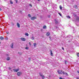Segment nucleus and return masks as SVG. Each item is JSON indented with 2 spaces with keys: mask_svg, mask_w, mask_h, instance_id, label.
I'll list each match as a JSON object with an SVG mask.
<instances>
[{
  "mask_svg": "<svg viewBox=\"0 0 79 79\" xmlns=\"http://www.w3.org/2000/svg\"><path fill=\"white\" fill-rule=\"evenodd\" d=\"M40 0H38V1H40Z\"/></svg>",
  "mask_w": 79,
  "mask_h": 79,
  "instance_id": "09e8293b",
  "label": "nucleus"
},
{
  "mask_svg": "<svg viewBox=\"0 0 79 79\" xmlns=\"http://www.w3.org/2000/svg\"><path fill=\"white\" fill-rule=\"evenodd\" d=\"M31 39H32V40H34V37H32L31 38Z\"/></svg>",
  "mask_w": 79,
  "mask_h": 79,
  "instance_id": "b1692460",
  "label": "nucleus"
},
{
  "mask_svg": "<svg viewBox=\"0 0 79 79\" xmlns=\"http://www.w3.org/2000/svg\"><path fill=\"white\" fill-rule=\"evenodd\" d=\"M62 50H64V48L62 47Z\"/></svg>",
  "mask_w": 79,
  "mask_h": 79,
  "instance_id": "ea45409f",
  "label": "nucleus"
},
{
  "mask_svg": "<svg viewBox=\"0 0 79 79\" xmlns=\"http://www.w3.org/2000/svg\"><path fill=\"white\" fill-rule=\"evenodd\" d=\"M77 56H79V53H77Z\"/></svg>",
  "mask_w": 79,
  "mask_h": 79,
  "instance_id": "c9c22d12",
  "label": "nucleus"
},
{
  "mask_svg": "<svg viewBox=\"0 0 79 79\" xmlns=\"http://www.w3.org/2000/svg\"><path fill=\"white\" fill-rule=\"evenodd\" d=\"M17 74L18 76H21V75L22 74V72H18Z\"/></svg>",
  "mask_w": 79,
  "mask_h": 79,
  "instance_id": "f257e3e1",
  "label": "nucleus"
},
{
  "mask_svg": "<svg viewBox=\"0 0 79 79\" xmlns=\"http://www.w3.org/2000/svg\"><path fill=\"white\" fill-rule=\"evenodd\" d=\"M19 54H20V52H19Z\"/></svg>",
  "mask_w": 79,
  "mask_h": 79,
  "instance_id": "de8ad7c7",
  "label": "nucleus"
},
{
  "mask_svg": "<svg viewBox=\"0 0 79 79\" xmlns=\"http://www.w3.org/2000/svg\"><path fill=\"white\" fill-rule=\"evenodd\" d=\"M29 44L30 45H31V42H29Z\"/></svg>",
  "mask_w": 79,
  "mask_h": 79,
  "instance_id": "c03bdc74",
  "label": "nucleus"
},
{
  "mask_svg": "<svg viewBox=\"0 0 79 79\" xmlns=\"http://www.w3.org/2000/svg\"><path fill=\"white\" fill-rule=\"evenodd\" d=\"M56 24H58V21L56 20V19L54 20Z\"/></svg>",
  "mask_w": 79,
  "mask_h": 79,
  "instance_id": "9d476101",
  "label": "nucleus"
},
{
  "mask_svg": "<svg viewBox=\"0 0 79 79\" xmlns=\"http://www.w3.org/2000/svg\"><path fill=\"white\" fill-rule=\"evenodd\" d=\"M70 38H72V39H70V40H73V37L72 36H70V37H69V39H70Z\"/></svg>",
  "mask_w": 79,
  "mask_h": 79,
  "instance_id": "4be33fe9",
  "label": "nucleus"
},
{
  "mask_svg": "<svg viewBox=\"0 0 79 79\" xmlns=\"http://www.w3.org/2000/svg\"><path fill=\"white\" fill-rule=\"evenodd\" d=\"M15 2L16 3H18V0H15Z\"/></svg>",
  "mask_w": 79,
  "mask_h": 79,
  "instance_id": "5701e85b",
  "label": "nucleus"
},
{
  "mask_svg": "<svg viewBox=\"0 0 79 79\" xmlns=\"http://www.w3.org/2000/svg\"><path fill=\"white\" fill-rule=\"evenodd\" d=\"M50 34V33L49 32H48V33L46 34V35L47 36H48Z\"/></svg>",
  "mask_w": 79,
  "mask_h": 79,
  "instance_id": "f8f14e48",
  "label": "nucleus"
},
{
  "mask_svg": "<svg viewBox=\"0 0 79 79\" xmlns=\"http://www.w3.org/2000/svg\"><path fill=\"white\" fill-rule=\"evenodd\" d=\"M29 6H32V5H31V4H29Z\"/></svg>",
  "mask_w": 79,
  "mask_h": 79,
  "instance_id": "4c0bfd02",
  "label": "nucleus"
},
{
  "mask_svg": "<svg viewBox=\"0 0 79 79\" xmlns=\"http://www.w3.org/2000/svg\"><path fill=\"white\" fill-rule=\"evenodd\" d=\"M5 39H6V40H8V37H6V38H5Z\"/></svg>",
  "mask_w": 79,
  "mask_h": 79,
  "instance_id": "2f4dec72",
  "label": "nucleus"
},
{
  "mask_svg": "<svg viewBox=\"0 0 79 79\" xmlns=\"http://www.w3.org/2000/svg\"><path fill=\"white\" fill-rule=\"evenodd\" d=\"M57 72L58 73V74H62V73L60 72V70H58L57 71Z\"/></svg>",
  "mask_w": 79,
  "mask_h": 79,
  "instance_id": "9b49d317",
  "label": "nucleus"
},
{
  "mask_svg": "<svg viewBox=\"0 0 79 79\" xmlns=\"http://www.w3.org/2000/svg\"><path fill=\"white\" fill-rule=\"evenodd\" d=\"M39 74L40 76L41 77H42L44 75L43 74V73H39Z\"/></svg>",
  "mask_w": 79,
  "mask_h": 79,
  "instance_id": "6e6552de",
  "label": "nucleus"
},
{
  "mask_svg": "<svg viewBox=\"0 0 79 79\" xmlns=\"http://www.w3.org/2000/svg\"><path fill=\"white\" fill-rule=\"evenodd\" d=\"M9 70H11V68L10 67H9Z\"/></svg>",
  "mask_w": 79,
  "mask_h": 79,
  "instance_id": "f704fd0d",
  "label": "nucleus"
},
{
  "mask_svg": "<svg viewBox=\"0 0 79 79\" xmlns=\"http://www.w3.org/2000/svg\"><path fill=\"white\" fill-rule=\"evenodd\" d=\"M28 16H29V17H30V18H31V15L30 14L28 15Z\"/></svg>",
  "mask_w": 79,
  "mask_h": 79,
  "instance_id": "bb28decb",
  "label": "nucleus"
},
{
  "mask_svg": "<svg viewBox=\"0 0 79 79\" xmlns=\"http://www.w3.org/2000/svg\"><path fill=\"white\" fill-rule=\"evenodd\" d=\"M17 26L18 27H20V24L19 23H17Z\"/></svg>",
  "mask_w": 79,
  "mask_h": 79,
  "instance_id": "1a4fd4ad",
  "label": "nucleus"
},
{
  "mask_svg": "<svg viewBox=\"0 0 79 79\" xmlns=\"http://www.w3.org/2000/svg\"><path fill=\"white\" fill-rule=\"evenodd\" d=\"M77 73H79V71H77Z\"/></svg>",
  "mask_w": 79,
  "mask_h": 79,
  "instance_id": "37998d69",
  "label": "nucleus"
},
{
  "mask_svg": "<svg viewBox=\"0 0 79 79\" xmlns=\"http://www.w3.org/2000/svg\"><path fill=\"white\" fill-rule=\"evenodd\" d=\"M51 56H53V54L52 53V51H51Z\"/></svg>",
  "mask_w": 79,
  "mask_h": 79,
  "instance_id": "4468645a",
  "label": "nucleus"
},
{
  "mask_svg": "<svg viewBox=\"0 0 79 79\" xmlns=\"http://www.w3.org/2000/svg\"><path fill=\"white\" fill-rule=\"evenodd\" d=\"M73 8H75L76 9H77V8H78V7H77V5H74V6H73Z\"/></svg>",
  "mask_w": 79,
  "mask_h": 79,
  "instance_id": "423d86ee",
  "label": "nucleus"
},
{
  "mask_svg": "<svg viewBox=\"0 0 79 79\" xmlns=\"http://www.w3.org/2000/svg\"><path fill=\"white\" fill-rule=\"evenodd\" d=\"M42 79H45V76L44 75H43L42 77Z\"/></svg>",
  "mask_w": 79,
  "mask_h": 79,
  "instance_id": "f3484780",
  "label": "nucleus"
},
{
  "mask_svg": "<svg viewBox=\"0 0 79 79\" xmlns=\"http://www.w3.org/2000/svg\"><path fill=\"white\" fill-rule=\"evenodd\" d=\"M35 19H36V18L35 17H32L31 18V19L32 21L35 20Z\"/></svg>",
  "mask_w": 79,
  "mask_h": 79,
  "instance_id": "20e7f679",
  "label": "nucleus"
},
{
  "mask_svg": "<svg viewBox=\"0 0 79 79\" xmlns=\"http://www.w3.org/2000/svg\"><path fill=\"white\" fill-rule=\"evenodd\" d=\"M49 38H50V39H49L50 40H52V39H51V36L49 37Z\"/></svg>",
  "mask_w": 79,
  "mask_h": 79,
  "instance_id": "72a5a7b5",
  "label": "nucleus"
},
{
  "mask_svg": "<svg viewBox=\"0 0 79 79\" xmlns=\"http://www.w3.org/2000/svg\"><path fill=\"white\" fill-rule=\"evenodd\" d=\"M60 72H62V71H61Z\"/></svg>",
  "mask_w": 79,
  "mask_h": 79,
  "instance_id": "603ef678",
  "label": "nucleus"
},
{
  "mask_svg": "<svg viewBox=\"0 0 79 79\" xmlns=\"http://www.w3.org/2000/svg\"><path fill=\"white\" fill-rule=\"evenodd\" d=\"M4 38L2 37V36H0V39L1 40H3V39H4Z\"/></svg>",
  "mask_w": 79,
  "mask_h": 79,
  "instance_id": "dca6fc26",
  "label": "nucleus"
},
{
  "mask_svg": "<svg viewBox=\"0 0 79 79\" xmlns=\"http://www.w3.org/2000/svg\"><path fill=\"white\" fill-rule=\"evenodd\" d=\"M10 47L11 48H13V43H12L10 45Z\"/></svg>",
  "mask_w": 79,
  "mask_h": 79,
  "instance_id": "0eeeda50",
  "label": "nucleus"
},
{
  "mask_svg": "<svg viewBox=\"0 0 79 79\" xmlns=\"http://www.w3.org/2000/svg\"><path fill=\"white\" fill-rule=\"evenodd\" d=\"M76 79H79V77H76Z\"/></svg>",
  "mask_w": 79,
  "mask_h": 79,
  "instance_id": "a19ab883",
  "label": "nucleus"
},
{
  "mask_svg": "<svg viewBox=\"0 0 79 79\" xmlns=\"http://www.w3.org/2000/svg\"><path fill=\"white\" fill-rule=\"evenodd\" d=\"M1 44V42H0V44Z\"/></svg>",
  "mask_w": 79,
  "mask_h": 79,
  "instance_id": "3c124183",
  "label": "nucleus"
},
{
  "mask_svg": "<svg viewBox=\"0 0 79 79\" xmlns=\"http://www.w3.org/2000/svg\"><path fill=\"white\" fill-rule=\"evenodd\" d=\"M67 62V61H65V64H66Z\"/></svg>",
  "mask_w": 79,
  "mask_h": 79,
  "instance_id": "58836bf2",
  "label": "nucleus"
},
{
  "mask_svg": "<svg viewBox=\"0 0 79 79\" xmlns=\"http://www.w3.org/2000/svg\"><path fill=\"white\" fill-rule=\"evenodd\" d=\"M67 37V38H68V37H69V36H68Z\"/></svg>",
  "mask_w": 79,
  "mask_h": 79,
  "instance_id": "a18cd8bd",
  "label": "nucleus"
},
{
  "mask_svg": "<svg viewBox=\"0 0 79 79\" xmlns=\"http://www.w3.org/2000/svg\"><path fill=\"white\" fill-rule=\"evenodd\" d=\"M7 56H8V55H7Z\"/></svg>",
  "mask_w": 79,
  "mask_h": 79,
  "instance_id": "8fccbe9b",
  "label": "nucleus"
},
{
  "mask_svg": "<svg viewBox=\"0 0 79 79\" xmlns=\"http://www.w3.org/2000/svg\"><path fill=\"white\" fill-rule=\"evenodd\" d=\"M29 59L30 60H31V58H29Z\"/></svg>",
  "mask_w": 79,
  "mask_h": 79,
  "instance_id": "49530a36",
  "label": "nucleus"
},
{
  "mask_svg": "<svg viewBox=\"0 0 79 79\" xmlns=\"http://www.w3.org/2000/svg\"><path fill=\"white\" fill-rule=\"evenodd\" d=\"M58 14L59 15H60V16H62V15H61V14L60 13H58Z\"/></svg>",
  "mask_w": 79,
  "mask_h": 79,
  "instance_id": "473e14b6",
  "label": "nucleus"
},
{
  "mask_svg": "<svg viewBox=\"0 0 79 79\" xmlns=\"http://www.w3.org/2000/svg\"><path fill=\"white\" fill-rule=\"evenodd\" d=\"M6 33L7 34H9V32L8 31H7Z\"/></svg>",
  "mask_w": 79,
  "mask_h": 79,
  "instance_id": "e433bc0d",
  "label": "nucleus"
},
{
  "mask_svg": "<svg viewBox=\"0 0 79 79\" xmlns=\"http://www.w3.org/2000/svg\"><path fill=\"white\" fill-rule=\"evenodd\" d=\"M62 74L64 75V74H65V75H66V76H68V73L64 72V71L62 72Z\"/></svg>",
  "mask_w": 79,
  "mask_h": 79,
  "instance_id": "f03ea898",
  "label": "nucleus"
},
{
  "mask_svg": "<svg viewBox=\"0 0 79 79\" xmlns=\"http://www.w3.org/2000/svg\"><path fill=\"white\" fill-rule=\"evenodd\" d=\"M46 27H46V26H43V29H46Z\"/></svg>",
  "mask_w": 79,
  "mask_h": 79,
  "instance_id": "aec40b11",
  "label": "nucleus"
},
{
  "mask_svg": "<svg viewBox=\"0 0 79 79\" xmlns=\"http://www.w3.org/2000/svg\"><path fill=\"white\" fill-rule=\"evenodd\" d=\"M21 40H22V41H26V39L25 38H21Z\"/></svg>",
  "mask_w": 79,
  "mask_h": 79,
  "instance_id": "39448f33",
  "label": "nucleus"
},
{
  "mask_svg": "<svg viewBox=\"0 0 79 79\" xmlns=\"http://www.w3.org/2000/svg\"><path fill=\"white\" fill-rule=\"evenodd\" d=\"M76 20L77 21H79V17L77 16L76 18Z\"/></svg>",
  "mask_w": 79,
  "mask_h": 79,
  "instance_id": "ddd939ff",
  "label": "nucleus"
},
{
  "mask_svg": "<svg viewBox=\"0 0 79 79\" xmlns=\"http://www.w3.org/2000/svg\"><path fill=\"white\" fill-rule=\"evenodd\" d=\"M51 16V15H48L47 17L48 18H50Z\"/></svg>",
  "mask_w": 79,
  "mask_h": 79,
  "instance_id": "412c9836",
  "label": "nucleus"
},
{
  "mask_svg": "<svg viewBox=\"0 0 79 79\" xmlns=\"http://www.w3.org/2000/svg\"><path fill=\"white\" fill-rule=\"evenodd\" d=\"M11 25L12 26H15V24L13 23H11Z\"/></svg>",
  "mask_w": 79,
  "mask_h": 79,
  "instance_id": "cd10ccee",
  "label": "nucleus"
},
{
  "mask_svg": "<svg viewBox=\"0 0 79 79\" xmlns=\"http://www.w3.org/2000/svg\"><path fill=\"white\" fill-rule=\"evenodd\" d=\"M19 70V69H13V71L14 72H18V71Z\"/></svg>",
  "mask_w": 79,
  "mask_h": 79,
  "instance_id": "7ed1b4c3",
  "label": "nucleus"
},
{
  "mask_svg": "<svg viewBox=\"0 0 79 79\" xmlns=\"http://www.w3.org/2000/svg\"><path fill=\"white\" fill-rule=\"evenodd\" d=\"M25 35H26V36H29V34L27 33H26L25 34Z\"/></svg>",
  "mask_w": 79,
  "mask_h": 79,
  "instance_id": "a211bd4d",
  "label": "nucleus"
},
{
  "mask_svg": "<svg viewBox=\"0 0 79 79\" xmlns=\"http://www.w3.org/2000/svg\"><path fill=\"white\" fill-rule=\"evenodd\" d=\"M59 8H60V9L61 10H62V8H63V7H62V6H61L60 5L59 6Z\"/></svg>",
  "mask_w": 79,
  "mask_h": 79,
  "instance_id": "2eb2a0df",
  "label": "nucleus"
},
{
  "mask_svg": "<svg viewBox=\"0 0 79 79\" xmlns=\"http://www.w3.org/2000/svg\"><path fill=\"white\" fill-rule=\"evenodd\" d=\"M75 33V32H74V33Z\"/></svg>",
  "mask_w": 79,
  "mask_h": 79,
  "instance_id": "864d4df0",
  "label": "nucleus"
},
{
  "mask_svg": "<svg viewBox=\"0 0 79 79\" xmlns=\"http://www.w3.org/2000/svg\"><path fill=\"white\" fill-rule=\"evenodd\" d=\"M33 45H34V47H35V45H36V43H34Z\"/></svg>",
  "mask_w": 79,
  "mask_h": 79,
  "instance_id": "c756f323",
  "label": "nucleus"
},
{
  "mask_svg": "<svg viewBox=\"0 0 79 79\" xmlns=\"http://www.w3.org/2000/svg\"><path fill=\"white\" fill-rule=\"evenodd\" d=\"M2 9H1V8H0V11H2Z\"/></svg>",
  "mask_w": 79,
  "mask_h": 79,
  "instance_id": "79ce46f5",
  "label": "nucleus"
},
{
  "mask_svg": "<svg viewBox=\"0 0 79 79\" xmlns=\"http://www.w3.org/2000/svg\"><path fill=\"white\" fill-rule=\"evenodd\" d=\"M7 60H8V61H9V60H10V57H8L7 58Z\"/></svg>",
  "mask_w": 79,
  "mask_h": 79,
  "instance_id": "6ab92c4d",
  "label": "nucleus"
},
{
  "mask_svg": "<svg viewBox=\"0 0 79 79\" xmlns=\"http://www.w3.org/2000/svg\"><path fill=\"white\" fill-rule=\"evenodd\" d=\"M56 28L57 29H59V28L56 26Z\"/></svg>",
  "mask_w": 79,
  "mask_h": 79,
  "instance_id": "c85d7f7f",
  "label": "nucleus"
},
{
  "mask_svg": "<svg viewBox=\"0 0 79 79\" xmlns=\"http://www.w3.org/2000/svg\"><path fill=\"white\" fill-rule=\"evenodd\" d=\"M10 3L11 4H13V2L11 1H10Z\"/></svg>",
  "mask_w": 79,
  "mask_h": 79,
  "instance_id": "7c9ffc66",
  "label": "nucleus"
},
{
  "mask_svg": "<svg viewBox=\"0 0 79 79\" xmlns=\"http://www.w3.org/2000/svg\"><path fill=\"white\" fill-rule=\"evenodd\" d=\"M67 18L69 19H70V18H71V17L69 16H67Z\"/></svg>",
  "mask_w": 79,
  "mask_h": 79,
  "instance_id": "393cba45",
  "label": "nucleus"
},
{
  "mask_svg": "<svg viewBox=\"0 0 79 79\" xmlns=\"http://www.w3.org/2000/svg\"><path fill=\"white\" fill-rule=\"evenodd\" d=\"M28 48H29L27 47L25 48V49H26V50H28Z\"/></svg>",
  "mask_w": 79,
  "mask_h": 79,
  "instance_id": "a878e982",
  "label": "nucleus"
}]
</instances>
